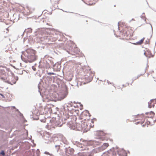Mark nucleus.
<instances>
[{"mask_svg":"<svg viewBox=\"0 0 156 156\" xmlns=\"http://www.w3.org/2000/svg\"><path fill=\"white\" fill-rule=\"evenodd\" d=\"M119 28L121 29V27H123L122 30V39L124 40H128L132 36L133 33V30L131 27H126L125 23L123 22H119L118 23Z\"/></svg>","mask_w":156,"mask_h":156,"instance_id":"obj_1","label":"nucleus"},{"mask_svg":"<svg viewBox=\"0 0 156 156\" xmlns=\"http://www.w3.org/2000/svg\"><path fill=\"white\" fill-rule=\"evenodd\" d=\"M72 120L69 122V127L72 129H74L76 128L77 124L76 122V116L72 117Z\"/></svg>","mask_w":156,"mask_h":156,"instance_id":"obj_2","label":"nucleus"},{"mask_svg":"<svg viewBox=\"0 0 156 156\" xmlns=\"http://www.w3.org/2000/svg\"><path fill=\"white\" fill-rule=\"evenodd\" d=\"M90 116V113L87 111H85L82 113L81 115V119L84 120H86L87 117Z\"/></svg>","mask_w":156,"mask_h":156,"instance_id":"obj_3","label":"nucleus"},{"mask_svg":"<svg viewBox=\"0 0 156 156\" xmlns=\"http://www.w3.org/2000/svg\"><path fill=\"white\" fill-rule=\"evenodd\" d=\"M33 53L32 54H29L27 56V57L28 59L29 62H31L35 60L36 58L35 55L33 51Z\"/></svg>","mask_w":156,"mask_h":156,"instance_id":"obj_4","label":"nucleus"},{"mask_svg":"<svg viewBox=\"0 0 156 156\" xmlns=\"http://www.w3.org/2000/svg\"><path fill=\"white\" fill-rule=\"evenodd\" d=\"M31 9L29 6H27L25 9L24 12L26 15H29L32 13Z\"/></svg>","mask_w":156,"mask_h":156,"instance_id":"obj_5","label":"nucleus"},{"mask_svg":"<svg viewBox=\"0 0 156 156\" xmlns=\"http://www.w3.org/2000/svg\"><path fill=\"white\" fill-rule=\"evenodd\" d=\"M87 142L86 141H84L82 143H81L80 144H79L78 145V146L82 148L86 146H87Z\"/></svg>","mask_w":156,"mask_h":156,"instance_id":"obj_6","label":"nucleus"},{"mask_svg":"<svg viewBox=\"0 0 156 156\" xmlns=\"http://www.w3.org/2000/svg\"><path fill=\"white\" fill-rule=\"evenodd\" d=\"M146 114L147 117L153 118L154 115L155 113L151 111L150 112L146 113Z\"/></svg>","mask_w":156,"mask_h":156,"instance_id":"obj_7","label":"nucleus"},{"mask_svg":"<svg viewBox=\"0 0 156 156\" xmlns=\"http://www.w3.org/2000/svg\"><path fill=\"white\" fill-rule=\"evenodd\" d=\"M74 152V150L72 149H67L66 152L67 155L72 154Z\"/></svg>","mask_w":156,"mask_h":156,"instance_id":"obj_8","label":"nucleus"},{"mask_svg":"<svg viewBox=\"0 0 156 156\" xmlns=\"http://www.w3.org/2000/svg\"><path fill=\"white\" fill-rule=\"evenodd\" d=\"M144 54L147 57L149 58L152 57V55L150 51H147Z\"/></svg>","mask_w":156,"mask_h":156,"instance_id":"obj_9","label":"nucleus"},{"mask_svg":"<svg viewBox=\"0 0 156 156\" xmlns=\"http://www.w3.org/2000/svg\"><path fill=\"white\" fill-rule=\"evenodd\" d=\"M144 38H143L141 40L137 42V44H142L144 40Z\"/></svg>","mask_w":156,"mask_h":156,"instance_id":"obj_10","label":"nucleus"},{"mask_svg":"<svg viewBox=\"0 0 156 156\" xmlns=\"http://www.w3.org/2000/svg\"><path fill=\"white\" fill-rule=\"evenodd\" d=\"M108 146L109 144L108 143H105L102 146L104 147V149H105L108 147Z\"/></svg>","mask_w":156,"mask_h":156,"instance_id":"obj_11","label":"nucleus"},{"mask_svg":"<svg viewBox=\"0 0 156 156\" xmlns=\"http://www.w3.org/2000/svg\"><path fill=\"white\" fill-rule=\"evenodd\" d=\"M145 123H146L147 125H149L151 124V122L148 120L147 119L146 120V121L145 122Z\"/></svg>","mask_w":156,"mask_h":156,"instance_id":"obj_12","label":"nucleus"},{"mask_svg":"<svg viewBox=\"0 0 156 156\" xmlns=\"http://www.w3.org/2000/svg\"><path fill=\"white\" fill-rule=\"evenodd\" d=\"M0 154L2 155L3 156H5V153L4 151H2L0 153Z\"/></svg>","mask_w":156,"mask_h":156,"instance_id":"obj_13","label":"nucleus"},{"mask_svg":"<svg viewBox=\"0 0 156 156\" xmlns=\"http://www.w3.org/2000/svg\"><path fill=\"white\" fill-rule=\"evenodd\" d=\"M148 107L151 108L152 107H154V106H153L152 104H151V102L149 103Z\"/></svg>","mask_w":156,"mask_h":156,"instance_id":"obj_14","label":"nucleus"},{"mask_svg":"<svg viewBox=\"0 0 156 156\" xmlns=\"http://www.w3.org/2000/svg\"><path fill=\"white\" fill-rule=\"evenodd\" d=\"M3 70H0V77H1V76L4 74V73H3Z\"/></svg>","mask_w":156,"mask_h":156,"instance_id":"obj_15","label":"nucleus"},{"mask_svg":"<svg viewBox=\"0 0 156 156\" xmlns=\"http://www.w3.org/2000/svg\"><path fill=\"white\" fill-rule=\"evenodd\" d=\"M100 139L101 140H104L106 139V138L105 137H103L100 138Z\"/></svg>","mask_w":156,"mask_h":156,"instance_id":"obj_16","label":"nucleus"},{"mask_svg":"<svg viewBox=\"0 0 156 156\" xmlns=\"http://www.w3.org/2000/svg\"><path fill=\"white\" fill-rule=\"evenodd\" d=\"M142 120H143V121H139L138 122H137L138 123H140L141 124H143V123H144V121H143V120H144V119H142Z\"/></svg>","mask_w":156,"mask_h":156,"instance_id":"obj_17","label":"nucleus"},{"mask_svg":"<svg viewBox=\"0 0 156 156\" xmlns=\"http://www.w3.org/2000/svg\"><path fill=\"white\" fill-rule=\"evenodd\" d=\"M136 117H137V118H139V119L140 118H142V117L144 118V117L143 116H142V115H137V116H136Z\"/></svg>","mask_w":156,"mask_h":156,"instance_id":"obj_18","label":"nucleus"},{"mask_svg":"<svg viewBox=\"0 0 156 156\" xmlns=\"http://www.w3.org/2000/svg\"><path fill=\"white\" fill-rule=\"evenodd\" d=\"M48 74L49 75H54L55 74L53 73H48Z\"/></svg>","mask_w":156,"mask_h":156,"instance_id":"obj_19","label":"nucleus"},{"mask_svg":"<svg viewBox=\"0 0 156 156\" xmlns=\"http://www.w3.org/2000/svg\"><path fill=\"white\" fill-rule=\"evenodd\" d=\"M45 153L46 154H48V155H49L50 154L49 153V152H45Z\"/></svg>","mask_w":156,"mask_h":156,"instance_id":"obj_20","label":"nucleus"},{"mask_svg":"<svg viewBox=\"0 0 156 156\" xmlns=\"http://www.w3.org/2000/svg\"><path fill=\"white\" fill-rule=\"evenodd\" d=\"M0 95L1 96H2V97H4V95H3L2 94H0Z\"/></svg>","mask_w":156,"mask_h":156,"instance_id":"obj_21","label":"nucleus"},{"mask_svg":"<svg viewBox=\"0 0 156 156\" xmlns=\"http://www.w3.org/2000/svg\"><path fill=\"white\" fill-rule=\"evenodd\" d=\"M153 121H155L156 122V119H154L153 120Z\"/></svg>","mask_w":156,"mask_h":156,"instance_id":"obj_22","label":"nucleus"},{"mask_svg":"<svg viewBox=\"0 0 156 156\" xmlns=\"http://www.w3.org/2000/svg\"><path fill=\"white\" fill-rule=\"evenodd\" d=\"M86 150V149L85 148H84V149H82L81 150Z\"/></svg>","mask_w":156,"mask_h":156,"instance_id":"obj_23","label":"nucleus"},{"mask_svg":"<svg viewBox=\"0 0 156 156\" xmlns=\"http://www.w3.org/2000/svg\"><path fill=\"white\" fill-rule=\"evenodd\" d=\"M132 20H134L133 19H132Z\"/></svg>","mask_w":156,"mask_h":156,"instance_id":"obj_24","label":"nucleus"},{"mask_svg":"<svg viewBox=\"0 0 156 156\" xmlns=\"http://www.w3.org/2000/svg\"><path fill=\"white\" fill-rule=\"evenodd\" d=\"M136 120H138V119H136Z\"/></svg>","mask_w":156,"mask_h":156,"instance_id":"obj_25","label":"nucleus"}]
</instances>
